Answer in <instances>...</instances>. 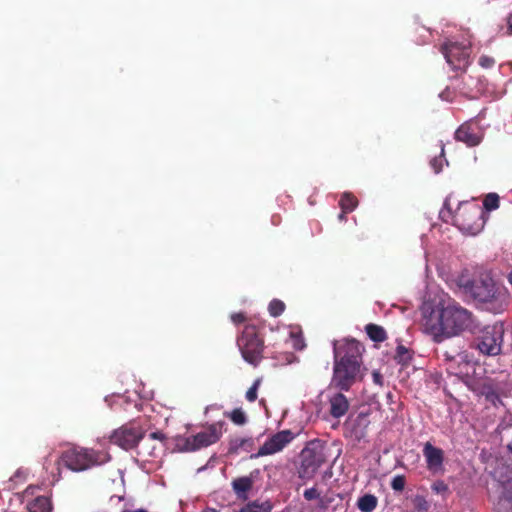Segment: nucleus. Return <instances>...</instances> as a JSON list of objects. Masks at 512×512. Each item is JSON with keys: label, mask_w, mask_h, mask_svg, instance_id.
<instances>
[{"label": "nucleus", "mask_w": 512, "mask_h": 512, "mask_svg": "<svg viewBox=\"0 0 512 512\" xmlns=\"http://www.w3.org/2000/svg\"><path fill=\"white\" fill-rule=\"evenodd\" d=\"M346 214H347V213H344V211L342 210V212L339 214V219H340V220H344V219H345V215H346Z\"/></svg>", "instance_id": "obj_48"}, {"label": "nucleus", "mask_w": 512, "mask_h": 512, "mask_svg": "<svg viewBox=\"0 0 512 512\" xmlns=\"http://www.w3.org/2000/svg\"><path fill=\"white\" fill-rule=\"evenodd\" d=\"M493 476L497 482L495 509L497 512H512V467L500 464Z\"/></svg>", "instance_id": "obj_6"}, {"label": "nucleus", "mask_w": 512, "mask_h": 512, "mask_svg": "<svg viewBox=\"0 0 512 512\" xmlns=\"http://www.w3.org/2000/svg\"><path fill=\"white\" fill-rule=\"evenodd\" d=\"M330 414L334 418L344 416L349 410V401L341 392L335 393L330 397Z\"/></svg>", "instance_id": "obj_19"}, {"label": "nucleus", "mask_w": 512, "mask_h": 512, "mask_svg": "<svg viewBox=\"0 0 512 512\" xmlns=\"http://www.w3.org/2000/svg\"><path fill=\"white\" fill-rule=\"evenodd\" d=\"M17 478H21V479H25L26 478V471L24 470H17L14 474V476L11 478V480H14V479H17Z\"/></svg>", "instance_id": "obj_43"}, {"label": "nucleus", "mask_w": 512, "mask_h": 512, "mask_svg": "<svg viewBox=\"0 0 512 512\" xmlns=\"http://www.w3.org/2000/svg\"><path fill=\"white\" fill-rule=\"evenodd\" d=\"M123 500L122 497H118V496H112L109 500V509L105 512H123L122 508L119 507L117 509H115L114 511H112V508L114 505H119L121 503V501Z\"/></svg>", "instance_id": "obj_39"}, {"label": "nucleus", "mask_w": 512, "mask_h": 512, "mask_svg": "<svg viewBox=\"0 0 512 512\" xmlns=\"http://www.w3.org/2000/svg\"><path fill=\"white\" fill-rule=\"evenodd\" d=\"M415 508L418 511H427L429 508L428 502L425 500V498L417 496L414 500Z\"/></svg>", "instance_id": "obj_38"}, {"label": "nucleus", "mask_w": 512, "mask_h": 512, "mask_svg": "<svg viewBox=\"0 0 512 512\" xmlns=\"http://www.w3.org/2000/svg\"><path fill=\"white\" fill-rule=\"evenodd\" d=\"M231 320L234 324H241L243 322H245L246 320V316L244 315V313H233L231 315Z\"/></svg>", "instance_id": "obj_41"}, {"label": "nucleus", "mask_w": 512, "mask_h": 512, "mask_svg": "<svg viewBox=\"0 0 512 512\" xmlns=\"http://www.w3.org/2000/svg\"><path fill=\"white\" fill-rule=\"evenodd\" d=\"M144 437L141 427L124 425L110 435V442L124 450L135 448Z\"/></svg>", "instance_id": "obj_13"}, {"label": "nucleus", "mask_w": 512, "mask_h": 512, "mask_svg": "<svg viewBox=\"0 0 512 512\" xmlns=\"http://www.w3.org/2000/svg\"><path fill=\"white\" fill-rule=\"evenodd\" d=\"M201 512H219V511L217 509H215V508H212V507H206Z\"/></svg>", "instance_id": "obj_47"}, {"label": "nucleus", "mask_w": 512, "mask_h": 512, "mask_svg": "<svg viewBox=\"0 0 512 512\" xmlns=\"http://www.w3.org/2000/svg\"><path fill=\"white\" fill-rule=\"evenodd\" d=\"M357 204V198L351 193H344L339 201V205L344 213L352 212Z\"/></svg>", "instance_id": "obj_26"}, {"label": "nucleus", "mask_w": 512, "mask_h": 512, "mask_svg": "<svg viewBox=\"0 0 512 512\" xmlns=\"http://www.w3.org/2000/svg\"><path fill=\"white\" fill-rule=\"evenodd\" d=\"M268 310L271 316L278 317L285 310V304L279 299H273L268 306Z\"/></svg>", "instance_id": "obj_29"}, {"label": "nucleus", "mask_w": 512, "mask_h": 512, "mask_svg": "<svg viewBox=\"0 0 512 512\" xmlns=\"http://www.w3.org/2000/svg\"><path fill=\"white\" fill-rule=\"evenodd\" d=\"M363 351L364 347L355 339L333 342L334 361L355 363L363 366Z\"/></svg>", "instance_id": "obj_12"}, {"label": "nucleus", "mask_w": 512, "mask_h": 512, "mask_svg": "<svg viewBox=\"0 0 512 512\" xmlns=\"http://www.w3.org/2000/svg\"><path fill=\"white\" fill-rule=\"evenodd\" d=\"M225 415L236 425L241 426L247 422V416L241 408H235L231 412L225 413Z\"/></svg>", "instance_id": "obj_27"}, {"label": "nucleus", "mask_w": 512, "mask_h": 512, "mask_svg": "<svg viewBox=\"0 0 512 512\" xmlns=\"http://www.w3.org/2000/svg\"><path fill=\"white\" fill-rule=\"evenodd\" d=\"M378 504V499L372 494H365L358 499L357 507L361 512H372Z\"/></svg>", "instance_id": "obj_23"}, {"label": "nucleus", "mask_w": 512, "mask_h": 512, "mask_svg": "<svg viewBox=\"0 0 512 512\" xmlns=\"http://www.w3.org/2000/svg\"><path fill=\"white\" fill-rule=\"evenodd\" d=\"M372 379L376 385H378V386L384 385V378H383V375L380 373V371L374 370L372 372Z\"/></svg>", "instance_id": "obj_40"}, {"label": "nucleus", "mask_w": 512, "mask_h": 512, "mask_svg": "<svg viewBox=\"0 0 512 512\" xmlns=\"http://www.w3.org/2000/svg\"><path fill=\"white\" fill-rule=\"evenodd\" d=\"M395 359L399 363H407L409 360H411V353L406 347L399 345L396 349Z\"/></svg>", "instance_id": "obj_30"}, {"label": "nucleus", "mask_w": 512, "mask_h": 512, "mask_svg": "<svg viewBox=\"0 0 512 512\" xmlns=\"http://www.w3.org/2000/svg\"><path fill=\"white\" fill-rule=\"evenodd\" d=\"M443 156H444V147H441V153L439 156H435L431 161L430 165L433 168L435 173H439L443 167Z\"/></svg>", "instance_id": "obj_34"}, {"label": "nucleus", "mask_w": 512, "mask_h": 512, "mask_svg": "<svg viewBox=\"0 0 512 512\" xmlns=\"http://www.w3.org/2000/svg\"><path fill=\"white\" fill-rule=\"evenodd\" d=\"M261 380L256 379L253 385L246 392V399L249 402H254L257 399V391L260 386Z\"/></svg>", "instance_id": "obj_35"}, {"label": "nucleus", "mask_w": 512, "mask_h": 512, "mask_svg": "<svg viewBox=\"0 0 512 512\" xmlns=\"http://www.w3.org/2000/svg\"><path fill=\"white\" fill-rule=\"evenodd\" d=\"M473 220H480L479 211L475 207H458L453 215V223L459 229L471 234H474L477 230Z\"/></svg>", "instance_id": "obj_15"}, {"label": "nucleus", "mask_w": 512, "mask_h": 512, "mask_svg": "<svg viewBox=\"0 0 512 512\" xmlns=\"http://www.w3.org/2000/svg\"><path fill=\"white\" fill-rule=\"evenodd\" d=\"M458 285L474 300L486 305L487 310L493 313H501L508 306V293L505 289L496 286L489 275H481L479 278L468 279L461 275Z\"/></svg>", "instance_id": "obj_2"}, {"label": "nucleus", "mask_w": 512, "mask_h": 512, "mask_svg": "<svg viewBox=\"0 0 512 512\" xmlns=\"http://www.w3.org/2000/svg\"><path fill=\"white\" fill-rule=\"evenodd\" d=\"M503 324L495 323L482 328L472 342V347L481 354L496 356L501 353L503 343Z\"/></svg>", "instance_id": "obj_7"}, {"label": "nucleus", "mask_w": 512, "mask_h": 512, "mask_svg": "<svg viewBox=\"0 0 512 512\" xmlns=\"http://www.w3.org/2000/svg\"><path fill=\"white\" fill-rule=\"evenodd\" d=\"M424 326L436 343L462 331L475 333L476 329L472 313L453 300H441L426 317Z\"/></svg>", "instance_id": "obj_1"}, {"label": "nucleus", "mask_w": 512, "mask_h": 512, "mask_svg": "<svg viewBox=\"0 0 512 512\" xmlns=\"http://www.w3.org/2000/svg\"><path fill=\"white\" fill-rule=\"evenodd\" d=\"M455 139L469 147H474L481 143L482 136L477 132L475 126L470 123H464L455 131Z\"/></svg>", "instance_id": "obj_17"}, {"label": "nucleus", "mask_w": 512, "mask_h": 512, "mask_svg": "<svg viewBox=\"0 0 512 512\" xmlns=\"http://www.w3.org/2000/svg\"><path fill=\"white\" fill-rule=\"evenodd\" d=\"M231 485L237 497L246 500L248 498V492L253 487V480L248 476L238 477L232 481Z\"/></svg>", "instance_id": "obj_20"}, {"label": "nucleus", "mask_w": 512, "mask_h": 512, "mask_svg": "<svg viewBox=\"0 0 512 512\" xmlns=\"http://www.w3.org/2000/svg\"><path fill=\"white\" fill-rule=\"evenodd\" d=\"M253 447L254 440L252 438H235L230 442V452L232 453H237L240 449L249 452Z\"/></svg>", "instance_id": "obj_24"}, {"label": "nucleus", "mask_w": 512, "mask_h": 512, "mask_svg": "<svg viewBox=\"0 0 512 512\" xmlns=\"http://www.w3.org/2000/svg\"><path fill=\"white\" fill-rule=\"evenodd\" d=\"M494 64H495V59L493 57H490V56H487V55H482L479 58V65L482 68L488 69V68L493 67Z\"/></svg>", "instance_id": "obj_36"}, {"label": "nucleus", "mask_w": 512, "mask_h": 512, "mask_svg": "<svg viewBox=\"0 0 512 512\" xmlns=\"http://www.w3.org/2000/svg\"><path fill=\"white\" fill-rule=\"evenodd\" d=\"M243 359L257 366L263 358L264 341L255 325H246L237 340Z\"/></svg>", "instance_id": "obj_5"}, {"label": "nucleus", "mask_w": 512, "mask_h": 512, "mask_svg": "<svg viewBox=\"0 0 512 512\" xmlns=\"http://www.w3.org/2000/svg\"><path fill=\"white\" fill-rule=\"evenodd\" d=\"M508 373L501 371L492 376H486L480 384V393L493 406L502 404L501 398L510 390Z\"/></svg>", "instance_id": "obj_10"}, {"label": "nucleus", "mask_w": 512, "mask_h": 512, "mask_svg": "<svg viewBox=\"0 0 512 512\" xmlns=\"http://www.w3.org/2000/svg\"><path fill=\"white\" fill-rule=\"evenodd\" d=\"M149 437L153 440H160V441H164L166 439L165 434L160 431H155V432L150 433Z\"/></svg>", "instance_id": "obj_42"}, {"label": "nucleus", "mask_w": 512, "mask_h": 512, "mask_svg": "<svg viewBox=\"0 0 512 512\" xmlns=\"http://www.w3.org/2000/svg\"><path fill=\"white\" fill-rule=\"evenodd\" d=\"M431 490L435 493V494H440L442 495L443 497H446L448 494H449V487L448 485L442 481V480H437L435 481L432 485H431Z\"/></svg>", "instance_id": "obj_31"}, {"label": "nucleus", "mask_w": 512, "mask_h": 512, "mask_svg": "<svg viewBox=\"0 0 512 512\" xmlns=\"http://www.w3.org/2000/svg\"><path fill=\"white\" fill-rule=\"evenodd\" d=\"M500 198L496 193H489L483 200V206L487 211L495 210L499 207Z\"/></svg>", "instance_id": "obj_28"}, {"label": "nucleus", "mask_w": 512, "mask_h": 512, "mask_svg": "<svg viewBox=\"0 0 512 512\" xmlns=\"http://www.w3.org/2000/svg\"><path fill=\"white\" fill-rule=\"evenodd\" d=\"M37 489H39V487H36V486H29V487H27V488H26V490H25V492H24V493H25V495H26V496H30V495L32 496V495H34V493H35V491H36Z\"/></svg>", "instance_id": "obj_44"}, {"label": "nucleus", "mask_w": 512, "mask_h": 512, "mask_svg": "<svg viewBox=\"0 0 512 512\" xmlns=\"http://www.w3.org/2000/svg\"><path fill=\"white\" fill-rule=\"evenodd\" d=\"M110 460L111 455L107 450L72 446L61 453L57 464L73 472H82L103 465Z\"/></svg>", "instance_id": "obj_3"}, {"label": "nucleus", "mask_w": 512, "mask_h": 512, "mask_svg": "<svg viewBox=\"0 0 512 512\" xmlns=\"http://www.w3.org/2000/svg\"><path fill=\"white\" fill-rule=\"evenodd\" d=\"M507 448L512 453V441L507 444Z\"/></svg>", "instance_id": "obj_49"}, {"label": "nucleus", "mask_w": 512, "mask_h": 512, "mask_svg": "<svg viewBox=\"0 0 512 512\" xmlns=\"http://www.w3.org/2000/svg\"><path fill=\"white\" fill-rule=\"evenodd\" d=\"M406 484V478L404 475H396L391 481V488L394 491L401 492L404 490Z\"/></svg>", "instance_id": "obj_32"}, {"label": "nucleus", "mask_w": 512, "mask_h": 512, "mask_svg": "<svg viewBox=\"0 0 512 512\" xmlns=\"http://www.w3.org/2000/svg\"><path fill=\"white\" fill-rule=\"evenodd\" d=\"M326 462L325 449L317 442H309L300 452L296 466L297 475L302 480H310Z\"/></svg>", "instance_id": "obj_4"}, {"label": "nucleus", "mask_w": 512, "mask_h": 512, "mask_svg": "<svg viewBox=\"0 0 512 512\" xmlns=\"http://www.w3.org/2000/svg\"><path fill=\"white\" fill-rule=\"evenodd\" d=\"M294 433L291 430H282L271 437L259 448L258 452L251 455V458H259L267 455H272L282 451L293 439Z\"/></svg>", "instance_id": "obj_14"}, {"label": "nucleus", "mask_w": 512, "mask_h": 512, "mask_svg": "<svg viewBox=\"0 0 512 512\" xmlns=\"http://www.w3.org/2000/svg\"><path fill=\"white\" fill-rule=\"evenodd\" d=\"M369 424L370 421L368 416L363 413L358 414L354 420L346 423L351 436L354 437L357 441H360L366 437Z\"/></svg>", "instance_id": "obj_18"}, {"label": "nucleus", "mask_w": 512, "mask_h": 512, "mask_svg": "<svg viewBox=\"0 0 512 512\" xmlns=\"http://www.w3.org/2000/svg\"><path fill=\"white\" fill-rule=\"evenodd\" d=\"M508 34L512 35V13L507 18Z\"/></svg>", "instance_id": "obj_45"}, {"label": "nucleus", "mask_w": 512, "mask_h": 512, "mask_svg": "<svg viewBox=\"0 0 512 512\" xmlns=\"http://www.w3.org/2000/svg\"><path fill=\"white\" fill-rule=\"evenodd\" d=\"M423 456L428 471L434 475L444 472V451L441 448L426 442L423 446Z\"/></svg>", "instance_id": "obj_16"}, {"label": "nucleus", "mask_w": 512, "mask_h": 512, "mask_svg": "<svg viewBox=\"0 0 512 512\" xmlns=\"http://www.w3.org/2000/svg\"><path fill=\"white\" fill-rule=\"evenodd\" d=\"M368 337L374 342H383L387 338L385 329L382 326L370 323L365 327Z\"/></svg>", "instance_id": "obj_22"}, {"label": "nucleus", "mask_w": 512, "mask_h": 512, "mask_svg": "<svg viewBox=\"0 0 512 512\" xmlns=\"http://www.w3.org/2000/svg\"><path fill=\"white\" fill-rule=\"evenodd\" d=\"M29 512H51L52 505L49 498L38 496L27 504Z\"/></svg>", "instance_id": "obj_21"}, {"label": "nucleus", "mask_w": 512, "mask_h": 512, "mask_svg": "<svg viewBox=\"0 0 512 512\" xmlns=\"http://www.w3.org/2000/svg\"><path fill=\"white\" fill-rule=\"evenodd\" d=\"M272 505L270 502L265 501L259 503L258 501H253L246 504L242 507L238 512H271Z\"/></svg>", "instance_id": "obj_25"}, {"label": "nucleus", "mask_w": 512, "mask_h": 512, "mask_svg": "<svg viewBox=\"0 0 512 512\" xmlns=\"http://www.w3.org/2000/svg\"><path fill=\"white\" fill-rule=\"evenodd\" d=\"M291 340H292V347L295 350H303L306 347L305 341L301 335V333H294L292 332L290 334Z\"/></svg>", "instance_id": "obj_33"}, {"label": "nucleus", "mask_w": 512, "mask_h": 512, "mask_svg": "<svg viewBox=\"0 0 512 512\" xmlns=\"http://www.w3.org/2000/svg\"><path fill=\"white\" fill-rule=\"evenodd\" d=\"M223 422L208 425L196 435L178 440L177 446L181 451L192 452L216 443L223 433Z\"/></svg>", "instance_id": "obj_9"}, {"label": "nucleus", "mask_w": 512, "mask_h": 512, "mask_svg": "<svg viewBox=\"0 0 512 512\" xmlns=\"http://www.w3.org/2000/svg\"><path fill=\"white\" fill-rule=\"evenodd\" d=\"M303 496L306 500L311 501V500L320 498V493L315 487H312V488L306 489L304 491Z\"/></svg>", "instance_id": "obj_37"}, {"label": "nucleus", "mask_w": 512, "mask_h": 512, "mask_svg": "<svg viewBox=\"0 0 512 512\" xmlns=\"http://www.w3.org/2000/svg\"><path fill=\"white\" fill-rule=\"evenodd\" d=\"M444 208L446 209L447 213L451 215V207L448 198L444 202Z\"/></svg>", "instance_id": "obj_46"}, {"label": "nucleus", "mask_w": 512, "mask_h": 512, "mask_svg": "<svg viewBox=\"0 0 512 512\" xmlns=\"http://www.w3.org/2000/svg\"><path fill=\"white\" fill-rule=\"evenodd\" d=\"M366 370L359 364L334 361L331 385L340 391H349L355 383L364 379Z\"/></svg>", "instance_id": "obj_8"}, {"label": "nucleus", "mask_w": 512, "mask_h": 512, "mask_svg": "<svg viewBox=\"0 0 512 512\" xmlns=\"http://www.w3.org/2000/svg\"><path fill=\"white\" fill-rule=\"evenodd\" d=\"M441 52L454 71L464 72L470 65V43L448 41L441 46Z\"/></svg>", "instance_id": "obj_11"}]
</instances>
